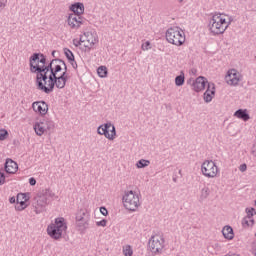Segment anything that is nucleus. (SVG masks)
<instances>
[{
	"label": "nucleus",
	"mask_w": 256,
	"mask_h": 256,
	"mask_svg": "<svg viewBox=\"0 0 256 256\" xmlns=\"http://www.w3.org/2000/svg\"><path fill=\"white\" fill-rule=\"evenodd\" d=\"M6 5H7V0H0V9H5Z\"/></svg>",
	"instance_id": "nucleus-33"
},
{
	"label": "nucleus",
	"mask_w": 256,
	"mask_h": 256,
	"mask_svg": "<svg viewBox=\"0 0 256 256\" xmlns=\"http://www.w3.org/2000/svg\"><path fill=\"white\" fill-rule=\"evenodd\" d=\"M255 225V220L251 217H244L242 220V227L247 228V227H253Z\"/></svg>",
	"instance_id": "nucleus-21"
},
{
	"label": "nucleus",
	"mask_w": 256,
	"mask_h": 256,
	"mask_svg": "<svg viewBox=\"0 0 256 256\" xmlns=\"http://www.w3.org/2000/svg\"><path fill=\"white\" fill-rule=\"evenodd\" d=\"M150 164L151 162L149 160L141 159L136 163V167L138 169H143L145 167H149Z\"/></svg>",
	"instance_id": "nucleus-25"
},
{
	"label": "nucleus",
	"mask_w": 256,
	"mask_h": 256,
	"mask_svg": "<svg viewBox=\"0 0 256 256\" xmlns=\"http://www.w3.org/2000/svg\"><path fill=\"white\" fill-rule=\"evenodd\" d=\"M98 76L101 77V79H105L107 77V68L105 66H100L97 69Z\"/></svg>",
	"instance_id": "nucleus-26"
},
{
	"label": "nucleus",
	"mask_w": 256,
	"mask_h": 256,
	"mask_svg": "<svg viewBox=\"0 0 256 256\" xmlns=\"http://www.w3.org/2000/svg\"><path fill=\"white\" fill-rule=\"evenodd\" d=\"M142 51H149L151 49V42L146 41L141 46Z\"/></svg>",
	"instance_id": "nucleus-30"
},
{
	"label": "nucleus",
	"mask_w": 256,
	"mask_h": 256,
	"mask_svg": "<svg viewBox=\"0 0 256 256\" xmlns=\"http://www.w3.org/2000/svg\"><path fill=\"white\" fill-rule=\"evenodd\" d=\"M239 169H240V171H241L242 173L245 172V171H247V164H242V165H240Z\"/></svg>",
	"instance_id": "nucleus-34"
},
{
	"label": "nucleus",
	"mask_w": 256,
	"mask_h": 256,
	"mask_svg": "<svg viewBox=\"0 0 256 256\" xmlns=\"http://www.w3.org/2000/svg\"><path fill=\"white\" fill-rule=\"evenodd\" d=\"M246 215H247L246 217L253 218V216L256 215L255 208H251V207L246 208Z\"/></svg>",
	"instance_id": "nucleus-29"
},
{
	"label": "nucleus",
	"mask_w": 256,
	"mask_h": 256,
	"mask_svg": "<svg viewBox=\"0 0 256 256\" xmlns=\"http://www.w3.org/2000/svg\"><path fill=\"white\" fill-rule=\"evenodd\" d=\"M96 226L97 227H107V220L106 219H103L101 221H97L96 222Z\"/></svg>",
	"instance_id": "nucleus-31"
},
{
	"label": "nucleus",
	"mask_w": 256,
	"mask_h": 256,
	"mask_svg": "<svg viewBox=\"0 0 256 256\" xmlns=\"http://www.w3.org/2000/svg\"><path fill=\"white\" fill-rule=\"evenodd\" d=\"M165 249V238L162 235L156 234L152 236L148 242V250L152 256L161 255Z\"/></svg>",
	"instance_id": "nucleus-8"
},
{
	"label": "nucleus",
	"mask_w": 256,
	"mask_h": 256,
	"mask_svg": "<svg viewBox=\"0 0 256 256\" xmlns=\"http://www.w3.org/2000/svg\"><path fill=\"white\" fill-rule=\"evenodd\" d=\"M213 97H215V84H208V88L204 93V101L206 103H211Z\"/></svg>",
	"instance_id": "nucleus-18"
},
{
	"label": "nucleus",
	"mask_w": 256,
	"mask_h": 256,
	"mask_svg": "<svg viewBox=\"0 0 256 256\" xmlns=\"http://www.w3.org/2000/svg\"><path fill=\"white\" fill-rule=\"evenodd\" d=\"M70 11L73 12L70 15H78V17H81L83 13H85V5L79 2L74 3L70 6Z\"/></svg>",
	"instance_id": "nucleus-17"
},
{
	"label": "nucleus",
	"mask_w": 256,
	"mask_h": 256,
	"mask_svg": "<svg viewBox=\"0 0 256 256\" xmlns=\"http://www.w3.org/2000/svg\"><path fill=\"white\" fill-rule=\"evenodd\" d=\"M29 207V196L24 193H19L16 198V211H25Z\"/></svg>",
	"instance_id": "nucleus-13"
},
{
	"label": "nucleus",
	"mask_w": 256,
	"mask_h": 256,
	"mask_svg": "<svg viewBox=\"0 0 256 256\" xmlns=\"http://www.w3.org/2000/svg\"><path fill=\"white\" fill-rule=\"evenodd\" d=\"M47 59L42 54H34L30 58V71L37 73L36 85L40 91L51 93L53 89H64L69 81L67 64L62 60H52L47 66Z\"/></svg>",
	"instance_id": "nucleus-1"
},
{
	"label": "nucleus",
	"mask_w": 256,
	"mask_h": 256,
	"mask_svg": "<svg viewBox=\"0 0 256 256\" xmlns=\"http://www.w3.org/2000/svg\"><path fill=\"white\" fill-rule=\"evenodd\" d=\"M66 231H67V222L63 217L56 218L54 223H51L47 227V233L49 237L56 240L61 239V237H63V233H65Z\"/></svg>",
	"instance_id": "nucleus-5"
},
{
	"label": "nucleus",
	"mask_w": 256,
	"mask_h": 256,
	"mask_svg": "<svg viewBox=\"0 0 256 256\" xmlns=\"http://www.w3.org/2000/svg\"><path fill=\"white\" fill-rule=\"evenodd\" d=\"M3 183H5V175L0 173V185H3Z\"/></svg>",
	"instance_id": "nucleus-36"
},
{
	"label": "nucleus",
	"mask_w": 256,
	"mask_h": 256,
	"mask_svg": "<svg viewBox=\"0 0 256 256\" xmlns=\"http://www.w3.org/2000/svg\"><path fill=\"white\" fill-rule=\"evenodd\" d=\"M222 235L227 241H233L235 238V233L233 232V228L231 226H224L222 229Z\"/></svg>",
	"instance_id": "nucleus-19"
},
{
	"label": "nucleus",
	"mask_w": 256,
	"mask_h": 256,
	"mask_svg": "<svg viewBox=\"0 0 256 256\" xmlns=\"http://www.w3.org/2000/svg\"><path fill=\"white\" fill-rule=\"evenodd\" d=\"M231 19L225 14H214L209 21L208 29L211 35H223L229 29Z\"/></svg>",
	"instance_id": "nucleus-2"
},
{
	"label": "nucleus",
	"mask_w": 256,
	"mask_h": 256,
	"mask_svg": "<svg viewBox=\"0 0 256 256\" xmlns=\"http://www.w3.org/2000/svg\"><path fill=\"white\" fill-rule=\"evenodd\" d=\"M29 183L33 187L37 184V180H35V178L32 177V178L29 179Z\"/></svg>",
	"instance_id": "nucleus-35"
},
{
	"label": "nucleus",
	"mask_w": 256,
	"mask_h": 256,
	"mask_svg": "<svg viewBox=\"0 0 256 256\" xmlns=\"http://www.w3.org/2000/svg\"><path fill=\"white\" fill-rule=\"evenodd\" d=\"M76 221H83V217H81V216H80V217H79V216H77V217H76Z\"/></svg>",
	"instance_id": "nucleus-39"
},
{
	"label": "nucleus",
	"mask_w": 256,
	"mask_h": 256,
	"mask_svg": "<svg viewBox=\"0 0 256 256\" xmlns=\"http://www.w3.org/2000/svg\"><path fill=\"white\" fill-rule=\"evenodd\" d=\"M83 23H85V19L77 14H69L67 17L68 27L75 31H77V29H81Z\"/></svg>",
	"instance_id": "nucleus-12"
},
{
	"label": "nucleus",
	"mask_w": 256,
	"mask_h": 256,
	"mask_svg": "<svg viewBox=\"0 0 256 256\" xmlns=\"http://www.w3.org/2000/svg\"><path fill=\"white\" fill-rule=\"evenodd\" d=\"M16 201H17V198H15V197H11L9 199V203H16Z\"/></svg>",
	"instance_id": "nucleus-38"
},
{
	"label": "nucleus",
	"mask_w": 256,
	"mask_h": 256,
	"mask_svg": "<svg viewBox=\"0 0 256 256\" xmlns=\"http://www.w3.org/2000/svg\"><path fill=\"white\" fill-rule=\"evenodd\" d=\"M97 43H99V37L95 32H85L82 36H80L79 40H73L74 47H78V49L84 53H87L93 49Z\"/></svg>",
	"instance_id": "nucleus-3"
},
{
	"label": "nucleus",
	"mask_w": 256,
	"mask_h": 256,
	"mask_svg": "<svg viewBox=\"0 0 256 256\" xmlns=\"http://www.w3.org/2000/svg\"><path fill=\"white\" fill-rule=\"evenodd\" d=\"M209 193H211V191L209 190V188H203L201 190L200 193V199L203 201L205 199H207V197H209Z\"/></svg>",
	"instance_id": "nucleus-28"
},
{
	"label": "nucleus",
	"mask_w": 256,
	"mask_h": 256,
	"mask_svg": "<svg viewBox=\"0 0 256 256\" xmlns=\"http://www.w3.org/2000/svg\"><path fill=\"white\" fill-rule=\"evenodd\" d=\"M33 129L38 137H43L55 129V123L49 119L38 120L34 123Z\"/></svg>",
	"instance_id": "nucleus-9"
},
{
	"label": "nucleus",
	"mask_w": 256,
	"mask_h": 256,
	"mask_svg": "<svg viewBox=\"0 0 256 256\" xmlns=\"http://www.w3.org/2000/svg\"><path fill=\"white\" fill-rule=\"evenodd\" d=\"M185 84V74L184 73H181L179 76H177L175 78V85L177 87H181L182 85Z\"/></svg>",
	"instance_id": "nucleus-23"
},
{
	"label": "nucleus",
	"mask_w": 256,
	"mask_h": 256,
	"mask_svg": "<svg viewBox=\"0 0 256 256\" xmlns=\"http://www.w3.org/2000/svg\"><path fill=\"white\" fill-rule=\"evenodd\" d=\"M180 1H183V0H180Z\"/></svg>",
	"instance_id": "nucleus-40"
},
{
	"label": "nucleus",
	"mask_w": 256,
	"mask_h": 256,
	"mask_svg": "<svg viewBox=\"0 0 256 256\" xmlns=\"http://www.w3.org/2000/svg\"><path fill=\"white\" fill-rule=\"evenodd\" d=\"M251 153H252V155H254V157H256V142L252 146Z\"/></svg>",
	"instance_id": "nucleus-37"
},
{
	"label": "nucleus",
	"mask_w": 256,
	"mask_h": 256,
	"mask_svg": "<svg viewBox=\"0 0 256 256\" xmlns=\"http://www.w3.org/2000/svg\"><path fill=\"white\" fill-rule=\"evenodd\" d=\"M122 253L124 256H133V247H131V245L123 246Z\"/></svg>",
	"instance_id": "nucleus-24"
},
{
	"label": "nucleus",
	"mask_w": 256,
	"mask_h": 256,
	"mask_svg": "<svg viewBox=\"0 0 256 256\" xmlns=\"http://www.w3.org/2000/svg\"><path fill=\"white\" fill-rule=\"evenodd\" d=\"M200 171L206 179H217L221 175L219 166L213 160H205L201 164Z\"/></svg>",
	"instance_id": "nucleus-7"
},
{
	"label": "nucleus",
	"mask_w": 256,
	"mask_h": 256,
	"mask_svg": "<svg viewBox=\"0 0 256 256\" xmlns=\"http://www.w3.org/2000/svg\"><path fill=\"white\" fill-rule=\"evenodd\" d=\"M32 109L35 113H38V115L44 116L46 113H48L49 106L43 101H38L32 104Z\"/></svg>",
	"instance_id": "nucleus-15"
},
{
	"label": "nucleus",
	"mask_w": 256,
	"mask_h": 256,
	"mask_svg": "<svg viewBox=\"0 0 256 256\" xmlns=\"http://www.w3.org/2000/svg\"><path fill=\"white\" fill-rule=\"evenodd\" d=\"M100 213L104 215V217H107V215H109V211H107V208L105 207H100Z\"/></svg>",
	"instance_id": "nucleus-32"
},
{
	"label": "nucleus",
	"mask_w": 256,
	"mask_h": 256,
	"mask_svg": "<svg viewBox=\"0 0 256 256\" xmlns=\"http://www.w3.org/2000/svg\"><path fill=\"white\" fill-rule=\"evenodd\" d=\"M6 139H9V131H7L5 128H2L0 129V141H6Z\"/></svg>",
	"instance_id": "nucleus-27"
},
{
	"label": "nucleus",
	"mask_w": 256,
	"mask_h": 256,
	"mask_svg": "<svg viewBox=\"0 0 256 256\" xmlns=\"http://www.w3.org/2000/svg\"><path fill=\"white\" fill-rule=\"evenodd\" d=\"M209 85V81H207V78L200 76L195 79V81L192 84V89L196 93H201V91H205V87Z\"/></svg>",
	"instance_id": "nucleus-14"
},
{
	"label": "nucleus",
	"mask_w": 256,
	"mask_h": 256,
	"mask_svg": "<svg viewBox=\"0 0 256 256\" xmlns=\"http://www.w3.org/2000/svg\"><path fill=\"white\" fill-rule=\"evenodd\" d=\"M64 55L70 61V63H73L75 61V55H73V52L69 50V48H64Z\"/></svg>",
	"instance_id": "nucleus-22"
},
{
	"label": "nucleus",
	"mask_w": 256,
	"mask_h": 256,
	"mask_svg": "<svg viewBox=\"0 0 256 256\" xmlns=\"http://www.w3.org/2000/svg\"><path fill=\"white\" fill-rule=\"evenodd\" d=\"M97 133L98 135H104V137L109 141H115L117 137L115 126L111 124V122L100 125L97 129Z\"/></svg>",
	"instance_id": "nucleus-10"
},
{
	"label": "nucleus",
	"mask_w": 256,
	"mask_h": 256,
	"mask_svg": "<svg viewBox=\"0 0 256 256\" xmlns=\"http://www.w3.org/2000/svg\"><path fill=\"white\" fill-rule=\"evenodd\" d=\"M122 203L124 209L135 213V211H139V207H141V196L133 190L126 191L122 197Z\"/></svg>",
	"instance_id": "nucleus-4"
},
{
	"label": "nucleus",
	"mask_w": 256,
	"mask_h": 256,
	"mask_svg": "<svg viewBox=\"0 0 256 256\" xmlns=\"http://www.w3.org/2000/svg\"><path fill=\"white\" fill-rule=\"evenodd\" d=\"M234 117L237 119H241L242 121H249L251 117L249 116V113L247 112V109H239L234 113Z\"/></svg>",
	"instance_id": "nucleus-20"
},
{
	"label": "nucleus",
	"mask_w": 256,
	"mask_h": 256,
	"mask_svg": "<svg viewBox=\"0 0 256 256\" xmlns=\"http://www.w3.org/2000/svg\"><path fill=\"white\" fill-rule=\"evenodd\" d=\"M5 171L10 175H15L19 171V165L12 159H7L5 163Z\"/></svg>",
	"instance_id": "nucleus-16"
},
{
	"label": "nucleus",
	"mask_w": 256,
	"mask_h": 256,
	"mask_svg": "<svg viewBox=\"0 0 256 256\" xmlns=\"http://www.w3.org/2000/svg\"><path fill=\"white\" fill-rule=\"evenodd\" d=\"M166 40L171 45H176V47H181L185 43V32L180 27L173 26L168 28L166 31Z\"/></svg>",
	"instance_id": "nucleus-6"
},
{
	"label": "nucleus",
	"mask_w": 256,
	"mask_h": 256,
	"mask_svg": "<svg viewBox=\"0 0 256 256\" xmlns=\"http://www.w3.org/2000/svg\"><path fill=\"white\" fill-rule=\"evenodd\" d=\"M224 79L227 85H230L231 87H236V85H239L241 79H243V76L241 75V73H239V71H237V69L232 68L226 72Z\"/></svg>",
	"instance_id": "nucleus-11"
}]
</instances>
